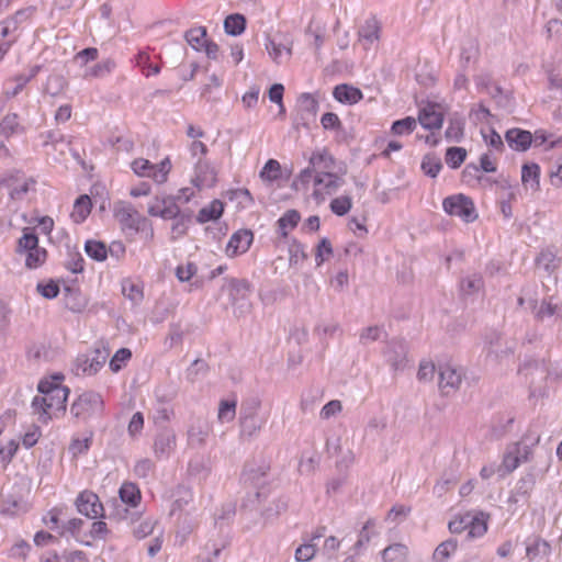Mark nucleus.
Listing matches in <instances>:
<instances>
[{"label": "nucleus", "instance_id": "obj_1", "mask_svg": "<svg viewBox=\"0 0 562 562\" xmlns=\"http://www.w3.org/2000/svg\"><path fill=\"white\" fill-rule=\"evenodd\" d=\"M104 409L102 396L95 391H85L74 401L70 406V414L83 422L101 416Z\"/></svg>", "mask_w": 562, "mask_h": 562}, {"label": "nucleus", "instance_id": "obj_2", "mask_svg": "<svg viewBox=\"0 0 562 562\" xmlns=\"http://www.w3.org/2000/svg\"><path fill=\"white\" fill-rule=\"evenodd\" d=\"M442 209L448 215L458 216L464 223H472L479 216L473 200L463 193L445 198Z\"/></svg>", "mask_w": 562, "mask_h": 562}, {"label": "nucleus", "instance_id": "obj_3", "mask_svg": "<svg viewBox=\"0 0 562 562\" xmlns=\"http://www.w3.org/2000/svg\"><path fill=\"white\" fill-rule=\"evenodd\" d=\"M108 357L106 348H95L90 353L78 355L74 363V372L76 375H94L103 367Z\"/></svg>", "mask_w": 562, "mask_h": 562}, {"label": "nucleus", "instance_id": "obj_4", "mask_svg": "<svg viewBox=\"0 0 562 562\" xmlns=\"http://www.w3.org/2000/svg\"><path fill=\"white\" fill-rule=\"evenodd\" d=\"M318 108V101L311 93H302L297 99V113L293 117V127L308 130L311 122L315 121Z\"/></svg>", "mask_w": 562, "mask_h": 562}, {"label": "nucleus", "instance_id": "obj_5", "mask_svg": "<svg viewBox=\"0 0 562 562\" xmlns=\"http://www.w3.org/2000/svg\"><path fill=\"white\" fill-rule=\"evenodd\" d=\"M75 505L77 510L90 519L106 518L103 504L99 496L89 490L80 492L76 498Z\"/></svg>", "mask_w": 562, "mask_h": 562}, {"label": "nucleus", "instance_id": "obj_6", "mask_svg": "<svg viewBox=\"0 0 562 562\" xmlns=\"http://www.w3.org/2000/svg\"><path fill=\"white\" fill-rule=\"evenodd\" d=\"M29 510V504L19 490H2L0 493V513L8 516H18Z\"/></svg>", "mask_w": 562, "mask_h": 562}, {"label": "nucleus", "instance_id": "obj_7", "mask_svg": "<svg viewBox=\"0 0 562 562\" xmlns=\"http://www.w3.org/2000/svg\"><path fill=\"white\" fill-rule=\"evenodd\" d=\"M521 460H527V445H525L524 440L507 447L503 462L498 465L497 471L502 472L501 475L510 473L518 467Z\"/></svg>", "mask_w": 562, "mask_h": 562}, {"label": "nucleus", "instance_id": "obj_8", "mask_svg": "<svg viewBox=\"0 0 562 562\" xmlns=\"http://www.w3.org/2000/svg\"><path fill=\"white\" fill-rule=\"evenodd\" d=\"M407 344L404 340L393 339L387 344L384 357L392 369L404 370L407 364Z\"/></svg>", "mask_w": 562, "mask_h": 562}, {"label": "nucleus", "instance_id": "obj_9", "mask_svg": "<svg viewBox=\"0 0 562 562\" xmlns=\"http://www.w3.org/2000/svg\"><path fill=\"white\" fill-rule=\"evenodd\" d=\"M254 241V233L251 229L241 228L235 232L227 245H226V255L229 258H234L238 255L245 254L249 250L251 244Z\"/></svg>", "mask_w": 562, "mask_h": 562}, {"label": "nucleus", "instance_id": "obj_10", "mask_svg": "<svg viewBox=\"0 0 562 562\" xmlns=\"http://www.w3.org/2000/svg\"><path fill=\"white\" fill-rule=\"evenodd\" d=\"M113 212L123 228H128L134 232L139 231L140 216L131 204L120 201L114 204Z\"/></svg>", "mask_w": 562, "mask_h": 562}, {"label": "nucleus", "instance_id": "obj_11", "mask_svg": "<svg viewBox=\"0 0 562 562\" xmlns=\"http://www.w3.org/2000/svg\"><path fill=\"white\" fill-rule=\"evenodd\" d=\"M462 381L461 373L449 364L439 366V389L441 394L449 396L454 393Z\"/></svg>", "mask_w": 562, "mask_h": 562}, {"label": "nucleus", "instance_id": "obj_12", "mask_svg": "<svg viewBox=\"0 0 562 562\" xmlns=\"http://www.w3.org/2000/svg\"><path fill=\"white\" fill-rule=\"evenodd\" d=\"M7 176H15L13 184L5 187L9 189V194L12 200L23 199V196L30 191V187L36 183L33 178H26L25 175L18 169L7 171Z\"/></svg>", "mask_w": 562, "mask_h": 562}, {"label": "nucleus", "instance_id": "obj_13", "mask_svg": "<svg viewBox=\"0 0 562 562\" xmlns=\"http://www.w3.org/2000/svg\"><path fill=\"white\" fill-rule=\"evenodd\" d=\"M195 176L192 179V183L198 189L203 187L212 188L216 184L217 178L213 167L207 161L198 160L195 164Z\"/></svg>", "mask_w": 562, "mask_h": 562}, {"label": "nucleus", "instance_id": "obj_14", "mask_svg": "<svg viewBox=\"0 0 562 562\" xmlns=\"http://www.w3.org/2000/svg\"><path fill=\"white\" fill-rule=\"evenodd\" d=\"M437 104L428 103L419 110L418 121L425 130H438L442 126L443 115L436 110Z\"/></svg>", "mask_w": 562, "mask_h": 562}, {"label": "nucleus", "instance_id": "obj_15", "mask_svg": "<svg viewBox=\"0 0 562 562\" xmlns=\"http://www.w3.org/2000/svg\"><path fill=\"white\" fill-rule=\"evenodd\" d=\"M334 98L344 104H356L363 99V93L359 88L350 86L348 83H341L334 88Z\"/></svg>", "mask_w": 562, "mask_h": 562}, {"label": "nucleus", "instance_id": "obj_16", "mask_svg": "<svg viewBox=\"0 0 562 562\" xmlns=\"http://www.w3.org/2000/svg\"><path fill=\"white\" fill-rule=\"evenodd\" d=\"M484 341L485 345H487L486 357L493 361H498L499 359L513 353V350L509 347L505 349L497 348L501 341V335L495 330L487 333L484 337Z\"/></svg>", "mask_w": 562, "mask_h": 562}, {"label": "nucleus", "instance_id": "obj_17", "mask_svg": "<svg viewBox=\"0 0 562 562\" xmlns=\"http://www.w3.org/2000/svg\"><path fill=\"white\" fill-rule=\"evenodd\" d=\"M224 281L225 283L222 289L224 290L227 288L233 302H236L239 299H245L251 291V284L246 279L225 278Z\"/></svg>", "mask_w": 562, "mask_h": 562}, {"label": "nucleus", "instance_id": "obj_18", "mask_svg": "<svg viewBox=\"0 0 562 562\" xmlns=\"http://www.w3.org/2000/svg\"><path fill=\"white\" fill-rule=\"evenodd\" d=\"M308 162L317 171H333L336 168V158L327 148L313 151Z\"/></svg>", "mask_w": 562, "mask_h": 562}, {"label": "nucleus", "instance_id": "obj_19", "mask_svg": "<svg viewBox=\"0 0 562 562\" xmlns=\"http://www.w3.org/2000/svg\"><path fill=\"white\" fill-rule=\"evenodd\" d=\"M301 221V214L299 211L292 209L288 210L278 221V234L282 238L289 236V231L294 229Z\"/></svg>", "mask_w": 562, "mask_h": 562}, {"label": "nucleus", "instance_id": "obj_20", "mask_svg": "<svg viewBox=\"0 0 562 562\" xmlns=\"http://www.w3.org/2000/svg\"><path fill=\"white\" fill-rule=\"evenodd\" d=\"M247 27V19L241 13H231L224 20V31L229 36L241 35Z\"/></svg>", "mask_w": 562, "mask_h": 562}, {"label": "nucleus", "instance_id": "obj_21", "mask_svg": "<svg viewBox=\"0 0 562 562\" xmlns=\"http://www.w3.org/2000/svg\"><path fill=\"white\" fill-rule=\"evenodd\" d=\"M119 496L123 504L131 507H137L142 499L138 486L132 482H125L121 485Z\"/></svg>", "mask_w": 562, "mask_h": 562}, {"label": "nucleus", "instance_id": "obj_22", "mask_svg": "<svg viewBox=\"0 0 562 562\" xmlns=\"http://www.w3.org/2000/svg\"><path fill=\"white\" fill-rule=\"evenodd\" d=\"M535 263L537 269H543L550 274L559 265L557 249L553 247L542 249L537 256Z\"/></svg>", "mask_w": 562, "mask_h": 562}, {"label": "nucleus", "instance_id": "obj_23", "mask_svg": "<svg viewBox=\"0 0 562 562\" xmlns=\"http://www.w3.org/2000/svg\"><path fill=\"white\" fill-rule=\"evenodd\" d=\"M224 213V203L221 200H213L207 206L202 207L198 215L196 222L204 224L218 220Z\"/></svg>", "mask_w": 562, "mask_h": 562}, {"label": "nucleus", "instance_id": "obj_24", "mask_svg": "<svg viewBox=\"0 0 562 562\" xmlns=\"http://www.w3.org/2000/svg\"><path fill=\"white\" fill-rule=\"evenodd\" d=\"M209 435V425L201 419L193 422L188 430L189 443L191 446L201 447L205 443Z\"/></svg>", "mask_w": 562, "mask_h": 562}, {"label": "nucleus", "instance_id": "obj_25", "mask_svg": "<svg viewBox=\"0 0 562 562\" xmlns=\"http://www.w3.org/2000/svg\"><path fill=\"white\" fill-rule=\"evenodd\" d=\"M176 445V435L170 429L160 431L154 442L155 453L157 456H166Z\"/></svg>", "mask_w": 562, "mask_h": 562}, {"label": "nucleus", "instance_id": "obj_26", "mask_svg": "<svg viewBox=\"0 0 562 562\" xmlns=\"http://www.w3.org/2000/svg\"><path fill=\"white\" fill-rule=\"evenodd\" d=\"M24 132L25 128L19 123V115L16 113H8L0 121V136L9 138L14 134H22Z\"/></svg>", "mask_w": 562, "mask_h": 562}, {"label": "nucleus", "instance_id": "obj_27", "mask_svg": "<svg viewBox=\"0 0 562 562\" xmlns=\"http://www.w3.org/2000/svg\"><path fill=\"white\" fill-rule=\"evenodd\" d=\"M65 305L71 312H81L86 307V301L81 295L79 288L65 285Z\"/></svg>", "mask_w": 562, "mask_h": 562}, {"label": "nucleus", "instance_id": "obj_28", "mask_svg": "<svg viewBox=\"0 0 562 562\" xmlns=\"http://www.w3.org/2000/svg\"><path fill=\"white\" fill-rule=\"evenodd\" d=\"M91 207L92 203L90 196L87 194L79 195L75 201L74 211L71 213L74 222L77 224L85 222L91 212Z\"/></svg>", "mask_w": 562, "mask_h": 562}, {"label": "nucleus", "instance_id": "obj_29", "mask_svg": "<svg viewBox=\"0 0 562 562\" xmlns=\"http://www.w3.org/2000/svg\"><path fill=\"white\" fill-rule=\"evenodd\" d=\"M85 251L92 260L102 262L108 258V246L102 240L88 239L85 243Z\"/></svg>", "mask_w": 562, "mask_h": 562}, {"label": "nucleus", "instance_id": "obj_30", "mask_svg": "<svg viewBox=\"0 0 562 562\" xmlns=\"http://www.w3.org/2000/svg\"><path fill=\"white\" fill-rule=\"evenodd\" d=\"M505 139L508 146L517 151L527 150V131L521 128H510L505 133Z\"/></svg>", "mask_w": 562, "mask_h": 562}, {"label": "nucleus", "instance_id": "obj_31", "mask_svg": "<svg viewBox=\"0 0 562 562\" xmlns=\"http://www.w3.org/2000/svg\"><path fill=\"white\" fill-rule=\"evenodd\" d=\"M37 246H40L38 236L35 233V229L32 227H24L22 236L18 239L15 251L21 255L36 248Z\"/></svg>", "mask_w": 562, "mask_h": 562}, {"label": "nucleus", "instance_id": "obj_32", "mask_svg": "<svg viewBox=\"0 0 562 562\" xmlns=\"http://www.w3.org/2000/svg\"><path fill=\"white\" fill-rule=\"evenodd\" d=\"M267 422L266 417H255L240 419V436L245 438H252L258 435Z\"/></svg>", "mask_w": 562, "mask_h": 562}, {"label": "nucleus", "instance_id": "obj_33", "mask_svg": "<svg viewBox=\"0 0 562 562\" xmlns=\"http://www.w3.org/2000/svg\"><path fill=\"white\" fill-rule=\"evenodd\" d=\"M458 540L449 538L437 546L432 553L435 562H447V560L457 551Z\"/></svg>", "mask_w": 562, "mask_h": 562}, {"label": "nucleus", "instance_id": "obj_34", "mask_svg": "<svg viewBox=\"0 0 562 562\" xmlns=\"http://www.w3.org/2000/svg\"><path fill=\"white\" fill-rule=\"evenodd\" d=\"M64 267L72 273H82L85 271V259L76 247L67 245V259Z\"/></svg>", "mask_w": 562, "mask_h": 562}, {"label": "nucleus", "instance_id": "obj_35", "mask_svg": "<svg viewBox=\"0 0 562 562\" xmlns=\"http://www.w3.org/2000/svg\"><path fill=\"white\" fill-rule=\"evenodd\" d=\"M270 470L268 464L259 465L254 468L252 465H246L241 473V480L245 483H250L254 486L261 484V479L265 477Z\"/></svg>", "mask_w": 562, "mask_h": 562}, {"label": "nucleus", "instance_id": "obj_36", "mask_svg": "<svg viewBox=\"0 0 562 562\" xmlns=\"http://www.w3.org/2000/svg\"><path fill=\"white\" fill-rule=\"evenodd\" d=\"M408 549L405 544L393 543L381 552L384 562H404L406 560Z\"/></svg>", "mask_w": 562, "mask_h": 562}, {"label": "nucleus", "instance_id": "obj_37", "mask_svg": "<svg viewBox=\"0 0 562 562\" xmlns=\"http://www.w3.org/2000/svg\"><path fill=\"white\" fill-rule=\"evenodd\" d=\"M32 409L34 414L38 415V420L43 424H48L53 418L49 409L54 408V404L46 401L45 396H35L32 401Z\"/></svg>", "mask_w": 562, "mask_h": 562}, {"label": "nucleus", "instance_id": "obj_38", "mask_svg": "<svg viewBox=\"0 0 562 562\" xmlns=\"http://www.w3.org/2000/svg\"><path fill=\"white\" fill-rule=\"evenodd\" d=\"M420 168L427 177L436 178L442 169V162L436 154L429 153L423 157Z\"/></svg>", "mask_w": 562, "mask_h": 562}, {"label": "nucleus", "instance_id": "obj_39", "mask_svg": "<svg viewBox=\"0 0 562 562\" xmlns=\"http://www.w3.org/2000/svg\"><path fill=\"white\" fill-rule=\"evenodd\" d=\"M207 31L204 26L190 29L184 33V38L191 47L200 52L203 47V42L206 40Z\"/></svg>", "mask_w": 562, "mask_h": 562}, {"label": "nucleus", "instance_id": "obj_40", "mask_svg": "<svg viewBox=\"0 0 562 562\" xmlns=\"http://www.w3.org/2000/svg\"><path fill=\"white\" fill-rule=\"evenodd\" d=\"M25 267L27 269H37L43 266L47 259L48 252L45 248L37 246L25 252Z\"/></svg>", "mask_w": 562, "mask_h": 562}, {"label": "nucleus", "instance_id": "obj_41", "mask_svg": "<svg viewBox=\"0 0 562 562\" xmlns=\"http://www.w3.org/2000/svg\"><path fill=\"white\" fill-rule=\"evenodd\" d=\"M308 258L305 250V246L296 238H292L289 244V263L290 266H296L300 261H304Z\"/></svg>", "mask_w": 562, "mask_h": 562}, {"label": "nucleus", "instance_id": "obj_42", "mask_svg": "<svg viewBox=\"0 0 562 562\" xmlns=\"http://www.w3.org/2000/svg\"><path fill=\"white\" fill-rule=\"evenodd\" d=\"M210 370L209 364L203 359H195L186 370V379L194 383L200 376H205Z\"/></svg>", "mask_w": 562, "mask_h": 562}, {"label": "nucleus", "instance_id": "obj_43", "mask_svg": "<svg viewBox=\"0 0 562 562\" xmlns=\"http://www.w3.org/2000/svg\"><path fill=\"white\" fill-rule=\"evenodd\" d=\"M467 158V150L463 147L452 146L446 150V164L451 169H458Z\"/></svg>", "mask_w": 562, "mask_h": 562}, {"label": "nucleus", "instance_id": "obj_44", "mask_svg": "<svg viewBox=\"0 0 562 562\" xmlns=\"http://www.w3.org/2000/svg\"><path fill=\"white\" fill-rule=\"evenodd\" d=\"M551 548L547 541L536 540L529 546V561L538 559V562H548Z\"/></svg>", "mask_w": 562, "mask_h": 562}, {"label": "nucleus", "instance_id": "obj_45", "mask_svg": "<svg viewBox=\"0 0 562 562\" xmlns=\"http://www.w3.org/2000/svg\"><path fill=\"white\" fill-rule=\"evenodd\" d=\"M260 406L261 401L258 397H250L243 401L239 411V420L245 418L261 417L259 415Z\"/></svg>", "mask_w": 562, "mask_h": 562}, {"label": "nucleus", "instance_id": "obj_46", "mask_svg": "<svg viewBox=\"0 0 562 562\" xmlns=\"http://www.w3.org/2000/svg\"><path fill=\"white\" fill-rule=\"evenodd\" d=\"M132 358V351L128 348H120L110 359L109 367L114 373L120 372Z\"/></svg>", "mask_w": 562, "mask_h": 562}, {"label": "nucleus", "instance_id": "obj_47", "mask_svg": "<svg viewBox=\"0 0 562 562\" xmlns=\"http://www.w3.org/2000/svg\"><path fill=\"white\" fill-rule=\"evenodd\" d=\"M380 26L375 19H369L366 21V24L359 29V37L362 41L372 44L374 41L379 38Z\"/></svg>", "mask_w": 562, "mask_h": 562}, {"label": "nucleus", "instance_id": "obj_48", "mask_svg": "<svg viewBox=\"0 0 562 562\" xmlns=\"http://www.w3.org/2000/svg\"><path fill=\"white\" fill-rule=\"evenodd\" d=\"M70 390L67 386H63L55 391L54 394L45 396L46 401L54 404V408L56 412H66V403L69 396Z\"/></svg>", "mask_w": 562, "mask_h": 562}, {"label": "nucleus", "instance_id": "obj_49", "mask_svg": "<svg viewBox=\"0 0 562 562\" xmlns=\"http://www.w3.org/2000/svg\"><path fill=\"white\" fill-rule=\"evenodd\" d=\"M333 254L334 249L330 240L327 237L322 238L315 248L316 266L321 267Z\"/></svg>", "mask_w": 562, "mask_h": 562}, {"label": "nucleus", "instance_id": "obj_50", "mask_svg": "<svg viewBox=\"0 0 562 562\" xmlns=\"http://www.w3.org/2000/svg\"><path fill=\"white\" fill-rule=\"evenodd\" d=\"M262 180L270 182L278 180L281 177V165L276 159H269L262 167L260 173Z\"/></svg>", "mask_w": 562, "mask_h": 562}, {"label": "nucleus", "instance_id": "obj_51", "mask_svg": "<svg viewBox=\"0 0 562 562\" xmlns=\"http://www.w3.org/2000/svg\"><path fill=\"white\" fill-rule=\"evenodd\" d=\"M64 379L61 374H55L52 380L43 379L38 382L37 391L38 393L43 394L44 396H48L50 394H54L55 391L63 387L64 385L60 384V381Z\"/></svg>", "mask_w": 562, "mask_h": 562}, {"label": "nucleus", "instance_id": "obj_52", "mask_svg": "<svg viewBox=\"0 0 562 562\" xmlns=\"http://www.w3.org/2000/svg\"><path fill=\"white\" fill-rule=\"evenodd\" d=\"M85 521L81 518H71L66 524L63 525L61 530L59 532L60 536H64L65 532H69L72 537L77 539L80 543L86 547H91L92 543L90 541H83L77 538L78 532L83 526Z\"/></svg>", "mask_w": 562, "mask_h": 562}, {"label": "nucleus", "instance_id": "obj_53", "mask_svg": "<svg viewBox=\"0 0 562 562\" xmlns=\"http://www.w3.org/2000/svg\"><path fill=\"white\" fill-rule=\"evenodd\" d=\"M330 211L337 216L346 215L352 207V200L349 195H342L331 200Z\"/></svg>", "mask_w": 562, "mask_h": 562}, {"label": "nucleus", "instance_id": "obj_54", "mask_svg": "<svg viewBox=\"0 0 562 562\" xmlns=\"http://www.w3.org/2000/svg\"><path fill=\"white\" fill-rule=\"evenodd\" d=\"M416 127V121L412 116L396 120L392 123L391 132L395 135L411 134Z\"/></svg>", "mask_w": 562, "mask_h": 562}, {"label": "nucleus", "instance_id": "obj_55", "mask_svg": "<svg viewBox=\"0 0 562 562\" xmlns=\"http://www.w3.org/2000/svg\"><path fill=\"white\" fill-rule=\"evenodd\" d=\"M36 11L35 7H27L18 10L13 15L7 18V23L12 26V30H18L19 26L27 21L32 14Z\"/></svg>", "mask_w": 562, "mask_h": 562}, {"label": "nucleus", "instance_id": "obj_56", "mask_svg": "<svg viewBox=\"0 0 562 562\" xmlns=\"http://www.w3.org/2000/svg\"><path fill=\"white\" fill-rule=\"evenodd\" d=\"M36 290L44 299L47 300L57 297L60 292L58 282L53 279H49L47 282H38Z\"/></svg>", "mask_w": 562, "mask_h": 562}, {"label": "nucleus", "instance_id": "obj_57", "mask_svg": "<svg viewBox=\"0 0 562 562\" xmlns=\"http://www.w3.org/2000/svg\"><path fill=\"white\" fill-rule=\"evenodd\" d=\"M483 278L480 274H473L462 279L460 286L464 294L470 295L479 292L483 288Z\"/></svg>", "mask_w": 562, "mask_h": 562}, {"label": "nucleus", "instance_id": "obj_58", "mask_svg": "<svg viewBox=\"0 0 562 562\" xmlns=\"http://www.w3.org/2000/svg\"><path fill=\"white\" fill-rule=\"evenodd\" d=\"M468 539H474L482 537L487 531V525L486 521L479 518L473 517L471 520L468 521Z\"/></svg>", "mask_w": 562, "mask_h": 562}, {"label": "nucleus", "instance_id": "obj_59", "mask_svg": "<svg viewBox=\"0 0 562 562\" xmlns=\"http://www.w3.org/2000/svg\"><path fill=\"white\" fill-rule=\"evenodd\" d=\"M137 65L142 69L143 74L147 77L157 75L160 72V66L153 64L148 54L140 52L137 55Z\"/></svg>", "mask_w": 562, "mask_h": 562}, {"label": "nucleus", "instance_id": "obj_60", "mask_svg": "<svg viewBox=\"0 0 562 562\" xmlns=\"http://www.w3.org/2000/svg\"><path fill=\"white\" fill-rule=\"evenodd\" d=\"M92 439H93V432L92 431H90L89 436L83 438V439L74 438L71 440V442H70L69 451L74 456L87 453L88 450L90 449L91 445H92Z\"/></svg>", "mask_w": 562, "mask_h": 562}, {"label": "nucleus", "instance_id": "obj_61", "mask_svg": "<svg viewBox=\"0 0 562 562\" xmlns=\"http://www.w3.org/2000/svg\"><path fill=\"white\" fill-rule=\"evenodd\" d=\"M553 139V135H548L544 131L538 130L533 134L529 132V147H543L544 150L552 148L550 140Z\"/></svg>", "mask_w": 562, "mask_h": 562}, {"label": "nucleus", "instance_id": "obj_62", "mask_svg": "<svg viewBox=\"0 0 562 562\" xmlns=\"http://www.w3.org/2000/svg\"><path fill=\"white\" fill-rule=\"evenodd\" d=\"M115 67V63L111 59L103 60L92 66L86 74V77L100 78L110 74Z\"/></svg>", "mask_w": 562, "mask_h": 562}, {"label": "nucleus", "instance_id": "obj_63", "mask_svg": "<svg viewBox=\"0 0 562 562\" xmlns=\"http://www.w3.org/2000/svg\"><path fill=\"white\" fill-rule=\"evenodd\" d=\"M463 122L460 120H450L449 126L445 132L448 140L460 142L463 137Z\"/></svg>", "mask_w": 562, "mask_h": 562}, {"label": "nucleus", "instance_id": "obj_64", "mask_svg": "<svg viewBox=\"0 0 562 562\" xmlns=\"http://www.w3.org/2000/svg\"><path fill=\"white\" fill-rule=\"evenodd\" d=\"M164 207L161 209L160 217L164 220H175L177 215H179V206L175 201V198L168 195L162 199Z\"/></svg>", "mask_w": 562, "mask_h": 562}]
</instances>
